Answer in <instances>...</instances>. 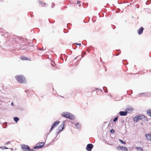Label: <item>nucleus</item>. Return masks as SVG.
I'll return each mask as SVG.
<instances>
[{
	"label": "nucleus",
	"instance_id": "f257e3e1",
	"mask_svg": "<svg viewBox=\"0 0 151 151\" xmlns=\"http://www.w3.org/2000/svg\"><path fill=\"white\" fill-rule=\"evenodd\" d=\"M62 116L70 119H73L75 117L73 115L68 112H65L62 114Z\"/></svg>",
	"mask_w": 151,
	"mask_h": 151
},
{
	"label": "nucleus",
	"instance_id": "f03ea898",
	"mask_svg": "<svg viewBox=\"0 0 151 151\" xmlns=\"http://www.w3.org/2000/svg\"><path fill=\"white\" fill-rule=\"evenodd\" d=\"M16 79L21 83H23L25 82V78L22 75H18L15 76Z\"/></svg>",
	"mask_w": 151,
	"mask_h": 151
},
{
	"label": "nucleus",
	"instance_id": "7ed1b4c3",
	"mask_svg": "<svg viewBox=\"0 0 151 151\" xmlns=\"http://www.w3.org/2000/svg\"><path fill=\"white\" fill-rule=\"evenodd\" d=\"M146 118V117L143 115H137L133 118V121H134L137 122L138 120Z\"/></svg>",
	"mask_w": 151,
	"mask_h": 151
},
{
	"label": "nucleus",
	"instance_id": "20e7f679",
	"mask_svg": "<svg viewBox=\"0 0 151 151\" xmlns=\"http://www.w3.org/2000/svg\"><path fill=\"white\" fill-rule=\"evenodd\" d=\"M22 148L24 151H33V150L30 149L29 147L27 145H23L22 146Z\"/></svg>",
	"mask_w": 151,
	"mask_h": 151
},
{
	"label": "nucleus",
	"instance_id": "39448f33",
	"mask_svg": "<svg viewBox=\"0 0 151 151\" xmlns=\"http://www.w3.org/2000/svg\"><path fill=\"white\" fill-rule=\"evenodd\" d=\"M44 145V143L43 142H39L34 147V149L36 148L40 149L42 148Z\"/></svg>",
	"mask_w": 151,
	"mask_h": 151
},
{
	"label": "nucleus",
	"instance_id": "423d86ee",
	"mask_svg": "<svg viewBox=\"0 0 151 151\" xmlns=\"http://www.w3.org/2000/svg\"><path fill=\"white\" fill-rule=\"evenodd\" d=\"M59 121H56V122H55L52 124L50 130V131H52L54 128L57 127L59 124Z\"/></svg>",
	"mask_w": 151,
	"mask_h": 151
},
{
	"label": "nucleus",
	"instance_id": "0eeeda50",
	"mask_svg": "<svg viewBox=\"0 0 151 151\" xmlns=\"http://www.w3.org/2000/svg\"><path fill=\"white\" fill-rule=\"evenodd\" d=\"M93 147V145L91 144H89L87 145L86 150L88 151H91Z\"/></svg>",
	"mask_w": 151,
	"mask_h": 151
},
{
	"label": "nucleus",
	"instance_id": "6e6552de",
	"mask_svg": "<svg viewBox=\"0 0 151 151\" xmlns=\"http://www.w3.org/2000/svg\"><path fill=\"white\" fill-rule=\"evenodd\" d=\"M65 121H64L63 123L58 127V130L59 131V132L61 131L64 128V125H65Z\"/></svg>",
	"mask_w": 151,
	"mask_h": 151
},
{
	"label": "nucleus",
	"instance_id": "1a4fd4ad",
	"mask_svg": "<svg viewBox=\"0 0 151 151\" xmlns=\"http://www.w3.org/2000/svg\"><path fill=\"white\" fill-rule=\"evenodd\" d=\"M143 29L144 28L142 27H141L137 31L138 34L139 35L141 34L143 32Z\"/></svg>",
	"mask_w": 151,
	"mask_h": 151
},
{
	"label": "nucleus",
	"instance_id": "9d476101",
	"mask_svg": "<svg viewBox=\"0 0 151 151\" xmlns=\"http://www.w3.org/2000/svg\"><path fill=\"white\" fill-rule=\"evenodd\" d=\"M119 115L122 116H126L127 115V111H121L119 113Z\"/></svg>",
	"mask_w": 151,
	"mask_h": 151
},
{
	"label": "nucleus",
	"instance_id": "9b49d317",
	"mask_svg": "<svg viewBox=\"0 0 151 151\" xmlns=\"http://www.w3.org/2000/svg\"><path fill=\"white\" fill-rule=\"evenodd\" d=\"M146 137L147 139L151 141V134H146Z\"/></svg>",
	"mask_w": 151,
	"mask_h": 151
},
{
	"label": "nucleus",
	"instance_id": "f8f14e48",
	"mask_svg": "<svg viewBox=\"0 0 151 151\" xmlns=\"http://www.w3.org/2000/svg\"><path fill=\"white\" fill-rule=\"evenodd\" d=\"M133 109H134L132 108H128L127 109V112H128V113L131 112L133 111Z\"/></svg>",
	"mask_w": 151,
	"mask_h": 151
},
{
	"label": "nucleus",
	"instance_id": "ddd939ff",
	"mask_svg": "<svg viewBox=\"0 0 151 151\" xmlns=\"http://www.w3.org/2000/svg\"><path fill=\"white\" fill-rule=\"evenodd\" d=\"M39 3L40 4H41L43 6H45L47 5V4L46 3H43L41 1H39Z\"/></svg>",
	"mask_w": 151,
	"mask_h": 151
},
{
	"label": "nucleus",
	"instance_id": "4468645a",
	"mask_svg": "<svg viewBox=\"0 0 151 151\" xmlns=\"http://www.w3.org/2000/svg\"><path fill=\"white\" fill-rule=\"evenodd\" d=\"M135 149L137 150L143 151L142 148L141 147H135Z\"/></svg>",
	"mask_w": 151,
	"mask_h": 151
},
{
	"label": "nucleus",
	"instance_id": "2eb2a0df",
	"mask_svg": "<svg viewBox=\"0 0 151 151\" xmlns=\"http://www.w3.org/2000/svg\"><path fill=\"white\" fill-rule=\"evenodd\" d=\"M20 59L23 60H27V58L24 56L21 57H20Z\"/></svg>",
	"mask_w": 151,
	"mask_h": 151
},
{
	"label": "nucleus",
	"instance_id": "dca6fc26",
	"mask_svg": "<svg viewBox=\"0 0 151 151\" xmlns=\"http://www.w3.org/2000/svg\"><path fill=\"white\" fill-rule=\"evenodd\" d=\"M147 114L151 117V110L149 109L147 111Z\"/></svg>",
	"mask_w": 151,
	"mask_h": 151
},
{
	"label": "nucleus",
	"instance_id": "f3484780",
	"mask_svg": "<svg viewBox=\"0 0 151 151\" xmlns=\"http://www.w3.org/2000/svg\"><path fill=\"white\" fill-rule=\"evenodd\" d=\"M81 125L79 123H77L76 124V128L78 129H79L81 127Z\"/></svg>",
	"mask_w": 151,
	"mask_h": 151
},
{
	"label": "nucleus",
	"instance_id": "a211bd4d",
	"mask_svg": "<svg viewBox=\"0 0 151 151\" xmlns=\"http://www.w3.org/2000/svg\"><path fill=\"white\" fill-rule=\"evenodd\" d=\"M123 148H124V147L123 146L121 147L120 146H118L117 147V148L118 150H123Z\"/></svg>",
	"mask_w": 151,
	"mask_h": 151
},
{
	"label": "nucleus",
	"instance_id": "6ab92c4d",
	"mask_svg": "<svg viewBox=\"0 0 151 151\" xmlns=\"http://www.w3.org/2000/svg\"><path fill=\"white\" fill-rule=\"evenodd\" d=\"M14 120L16 122H17L19 120V119L17 117L14 118Z\"/></svg>",
	"mask_w": 151,
	"mask_h": 151
},
{
	"label": "nucleus",
	"instance_id": "aec40b11",
	"mask_svg": "<svg viewBox=\"0 0 151 151\" xmlns=\"http://www.w3.org/2000/svg\"><path fill=\"white\" fill-rule=\"evenodd\" d=\"M119 141L121 143L124 144V145H125L126 144V142H125L124 141H123V140L120 139H119Z\"/></svg>",
	"mask_w": 151,
	"mask_h": 151
},
{
	"label": "nucleus",
	"instance_id": "412c9836",
	"mask_svg": "<svg viewBox=\"0 0 151 151\" xmlns=\"http://www.w3.org/2000/svg\"><path fill=\"white\" fill-rule=\"evenodd\" d=\"M123 150L125 151H128V149L126 147H124L123 148Z\"/></svg>",
	"mask_w": 151,
	"mask_h": 151
},
{
	"label": "nucleus",
	"instance_id": "4be33fe9",
	"mask_svg": "<svg viewBox=\"0 0 151 151\" xmlns=\"http://www.w3.org/2000/svg\"><path fill=\"white\" fill-rule=\"evenodd\" d=\"M118 120V117H115L114 119V122H115L117 120Z\"/></svg>",
	"mask_w": 151,
	"mask_h": 151
},
{
	"label": "nucleus",
	"instance_id": "5701e85b",
	"mask_svg": "<svg viewBox=\"0 0 151 151\" xmlns=\"http://www.w3.org/2000/svg\"><path fill=\"white\" fill-rule=\"evenodd\" d=\"M0 148H2L3 149H8V148L6 147H0Z\"/></svg>",
	"mask_w": 151,
	"mask_h": 151
},
{
	"label": "nucleus",
	"instance_id": "b1692460",
	"mask_svg": "<svg viewBox=\"0 0 151 151\" xmlns=\"http://www.w3.org/2000/svg\"><path fill=\"white\" fill-rule=\"evenodd\" d=\"M115 132V131H114V130L113 129H111L110 130V132L111 133H113V132Z\"/></svg>",
	"mask_w": 151,
	"mask_h": 151
},
{
	"label": "nucleus",
	"instance_id": "393cba45",
	"mask_svg": "<svg viewBox=\"0 0 151 151\" xmlns=\"http://www.w3.org/2000/svg\"><path fill=\"white\" fill-rule=\"evenodd\" d=\"M81 3V2L80 1H78L77 2V4H80Z\"/></svg>",
	"mask_w": 151,
	"mask_h": 151
},
{
	"label": "nucleus",
	"instance_id": "a878e982",
	"mask_svg": "<svg viewBox=\"0 0 151 151\" xmlns=\"http://www.w3.org/2000/svg\"><path fill=\"white\" fill-rule=\"evenodd\" d=\"M75 44L78 45H79V46H80L81 45V43H79V44L76 43Z\"/></svg>",
	"mask_w": 151,
	"mask_h": 151
},
{
	"label": "nucleus",
	"instance_id": "bb28decb",
	"mask_svg": "<svg viewBox=\"0 0 151 151\" xmlns=\"http://www.w3.org/2000/svg\"><path fill=\"white\" fill-rule=\"evenodd\" d=\"M11 104V105L12 106H13L14 105V103L13 102H12Z\"/></svg>",
	"mask_w": 151,
	"mask_h": 151
},
{
	"label": "nucleus",
	"instance_id": "cd10ccee",
	"mask_svg": "<svg viewBox=\"0 0 151 151\" xmlns=\"http://www.w3.org/2000/svg\"><path fill=\"white\" fill-rule=\"evenodd\" d=\"M79 6H81V5H79Z\"/></svg>",
	"mask_w": 151,
	"mask_h": 151
}]
</instances>
